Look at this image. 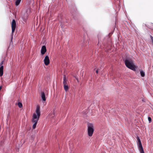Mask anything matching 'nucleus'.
Here are the masks:
<instances>
[{
	"label": "nucleus",
	"instance_id": "nucleus-18",
	"mask_svg": "<svg viewBox=\"0 0 153 153\" xmlns=\"http://www.w3.org/2000/svg\"><path fill=\"white\" fill-rule=\"evenodd\" d=\"M96 73L97 74L98 73V70H97L96 71Z\"/></svg>",
	"mask_w": 153,
	"mask_h": 153
},
{
	"label": "nucleus",
	"instance_id": "nucleus-12",
	"mask_svg": "<svg viewBox=\"0 0 153 153\" xmlns=\"http://www.w3.org/2000/svg\"><path fill=\"white\" fill-rule=\"evenodd\" d=\"M15 5L16 6H18L20 4L21 0H15Z\"/></svg>",
	"mask_w": 153,
	"mask_h": 153
},
{
	"label": "nucleus",
	"instance_id": "nucleus-3",
	"mask_svg": "<svg viewBox=\"0 0 153 153\" xmlns=\"http://www.w3.org/2000/svg\"><path fill=\"white\" fill-rule=\"evenodd\" d=\"M88 133L90 137H91L93 134L94 131L93 125L91 123L88 124Z\"/></svg>",
	"mask_w": 153,
	"mask_h": 153
},
{
	"label": "nucleus",
	"instance_id": "nucleus-5",
	"mask_svg": "<svg viewBox=\"0 0 153 153\" xmlns=\"http://www.w3.org/2000/svg\"><path fill=\"white\" fill-rule=\"evenodd\" d=\"M11 27L12 29V35H13V33L15 30L16 27V22L14 19H13L11 23Z\"/></svg>",
	"mask_w": 153,
	"mask_h": 153
},
{
	"label": "nucleus",
	"instance_id": "nucleus-15",
	"mask_svg": "<svg viewBox=\"0 0 153 153\" xmlns=\"http://www.w3.org/2000/svg\"><path fill=\"white\" fill-rule=\"evenodd\" d=\"M18 105L20 108H22V104L20 102H18Z\"/></svg>",
	"mask_w": 153,
	"mask_h": 153
},
{
	"label": "nucleus",
	"instance_id": "nucleus-6",
	"mask_svg": "<svg viewBox=\"0 0 153 153\" xmlns=\"http://www.w3.org/2000/svg\"><path fill=\"white\" fill-rule=\"evenodd\" d=\"M44 61L45 64L46 65H48L49 64L50 60L48 56H45Z\"/></svg>",
	"mask_w": 153,
	"mask_h": 153
},
{
	"label": "nucleus",
	"instance_id": "nucleus-16",
	"mask_svg": "<svg viewBox=\"0 0 153 153\" xmlns=\"http://www.w3.org/2000/svg\"><path fill=\"white\" fill-rule=\"evenodd\" d=\"M148 120H149V123H150L151 122L152 119L150 117H148Z\"/></svg>",
	"mask_w": 153,
	"mask_h": 153
},
{
	"label": "nucleus",
	"instance_id": "nucleus-14",
	"mask_svg": "<svg viewBox=\"0 0 153 153\" xmlns=\"http://www.w3.org/2000/svg\"><path fill=\"white\" fill-rule=\"evenodd\" d=\"M140 73L141 76L142 77H144L145 75V72L142 70H140Z\"/></svg>",
	"mask_w": 153,
	"mask_h": 153
},
{
	"label": "nucleus",
	"instance_id": "nucleus-11",
	"mask_svg": "<svg viewBox=\"0 0 153 153\" xmlns=\"http://www.w3.org/2000/svg\"><path fill=\"white\" fill-rule=\"evenodd\" d=\"M3 66H1L0 67V76H2L3 74Z\"/></svg>",
	"mask_w": 153,
	"mask_h": 153
},
{
	"label": "nucleus",
	"instance_id": "nucleus-10",
	"mask_svg": "<svg viewBox=\"0 0 153 153\" xmlns=\"http://www.w3.org/2000/svg\"><path fill=\"white\" fill-rule=\"evenodd\" d=\"M41 97L43 101H45L46 100L44 92H42L41 93Z\"/></svg>",
	"mask_w": 153,
	"mask_h": 153
},
{
	"label": "nucleus",
	"instance_id": "nucleus-9",
	"mask_svg": "<svg viewBox=\"0 0 153 153\" xmlns=\"http://www.w3.org/2000/svg\"><path fill=\"white\" fill-rule=\"evenodd\" d=\"M46 51V47L44 45L42 47L41 49V54L43 55L44 54Z\"/></svg>",
	"mask_w": 153,
	"mask_h": 153
},
{
	"label": "nucleus",
	"instance_id": "nucleus-17",
	"mask_svg": "<svg viewBox=\"0 0 153 153\" xmlns=\"http://www.w3.org/2000/svg\"><path fill=\"white\" fill-rule=\"evenodd\" d=\"M150 37H151V38L152 40V41L153 40V37L152 36H150Z\"/></svg>",
	"mask_w": 153,
	"mask_h": 153
},
{
	"label": "nucleus",
	"instance_id": "nucleus-2",
	"mask_svg": "<svg viewBox=\"0 0 153 153\" xmlns=\"http://www.w3.org/2000/svg\"><path fill=\"white\" fill-rule=\"evenodd\" d=\"M124 62L125 65L127 68L133 71L135 70L133 61L131 58H126Z\"/></svg>",
	"mask_w": 153,
	"mask_h": 153
},
{
	"label": "nucleus",
	"instance_id": "nucleus-19",
	"mask_svg": "<svg viewBox=\"0 0 153 153\" xmlns=\"http://www.w3.org/2000/svg\"><path fill=\"white\" fill-rule=\"evenodd\" d=\"M34 137V136H32V138H33V137Z\"/></svg>",
	"mask_w": 153,
	"mask_h": 153
},
{
	"label": "nucleus",
	"instance_id": "nucleus-7",
	"mask_svg": "<svg viewBox=\"0 0 153 153\" xmlns=\"http://www.w3.org/2000/svg\"><path fill=\"white\" fill-rule=\"evenodd\" d=\"M56 112V111L55 109H53V111H51L50 113L48 116V117L49 118H51L54 117L55 115V114Z\"/></svg>",
	"mask_w": 153,
	"mask_h": 153
},
{
	"label": "nucleus",
	"instance_id": "nucleus-1",
	"mask_svg": "<svg viewBox=\"0 0 153 153\" xmlns=\"http://www.w3.org/2000/svg\"><path fill=\"white\" fill-rule=\"evenodd\" d=\"M36 113H34L33 114L32 120V122L33 123L32 127L33 129L35 128L40 115V107L39 105L36 106Z\"/></svg>",
	"mask_w": 153,
	"mask_h": 153
},
{
	"label": "nucleus",
	"instance_id": "nucleus-13",
	"mask_svg": "<svg viewBox=\"0 0 153 153\" xmlns=\"http://www.w3.org/2000/svg\"><path fill=\"white\" fill-rule=\"evenodd\" d=\"M64 87L65 91H66L68 89V84H65L63 85Z\"/></svg>",
	"mask_w": 153,
	"mask_h": 153
},
{
	"label": "nucleus",
	"instance_id": "nucleus-4",
	"mask_svg": "<svg viewBox=\"0 0 153 153\" xmlns=\"http://www.w3.org/2000/svg\"><path fill=\"white\" fill-rule=\"evenodd\" d=\"M137 138L138 141L139 150L140 153H144L140 139L138 137H137Z\"/></svg>",
	"mask_w": 153,
	"mask_h": 153
},
{
	"label": "nucleus",
	"instance_id": "nucleus-8",
	"mask_svg": "<svg viewBox=\"0 0 153 153\" xmlns=\"http://www.w3.org/2000/svg\"><path fill=\"white\" fill-rule=\"evenodd\" d=\"M68 79L66 78V75H64L63 77V81L62 82L63 85L68 84Z\"/></svg>",
	"mask_w": 153,
	"mask_h": 153
},
{
	"label": "nucleus",
	"instance_id": "nucleus-20",
	"mask_svg": "<svg viewBox=\"0 0 153 153\" xmlns=\"http://www.w3.org/2000/svg\"><path fill=\"white\" fill-rule=\"evenodd\" d=\"M152 43L153 44V40L152 41Z\"/></svg>",
	"mask_w": 153,
	"mask_h": 153
}]
</instances>
